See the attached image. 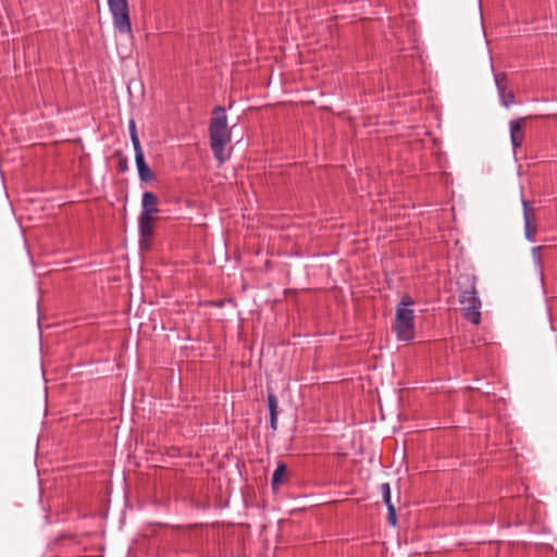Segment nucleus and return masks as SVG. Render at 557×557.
<instances>
[{"label": "nucleus", "instance_id": "obj_1", "mask_svg": "<svg viewBox=\"0 0 557 557\" xmlns=\"http://www.w3.org/2000/svg\"><path fill=\"white\" fill-rule=\"evenodd\" d=\"M457 285L463 318L473 324H479L482 302L478 296L475 276L461 274L457 280Z\"/></svg>", "mask_w": 557, "mask_h": 557}, {"label": "nucleus", "instance_id": "obj_2", "mask_svg": "<svg viewBox=\"0 0 557 557\" xmlns=\"http://www.w3.org/2000/svg\"><path fill=\"white\" fill-rule=\"evenodd\" d=\"M212 114L209 125L210 146L215 159L223 163L228 158L225 153V146L231 141L227 115L225 108L222 106L215 107Z\"/></svg>", "mask_w": 557, "mask_h": 557}, {"label": "nucleus", "instance_id": "obj_3", "mask_svg": "<svg viewBox=\"0 0 557 557\" xmlns=\"http://www.w3.org/2000/svg\"><path fill=\"white\" fill-rule=\"evenodd\" d=\"M416 301L410 295H403L396 307L393 331L398 341L410 342L414 338V306Z\"/></svg>", "mask_w": 557, "mask_h": 557}, {"label": "nucleus", "instance_id": "obj_4", "mask_svg": "<svg viewBox=\"0 0 557 557\" xmlns=\"http://www.w3.org/2000/svg\"><path fill=\"white\" fill-rule=\"evenodd\" d=\"M112 14L113 26L122 35L132 34V23L127 0H107Z\"/></svg>", "mask_w": 557, "mask_h": 557}, {"label": "nucleus", "instance_id": "obj_5", "mask_svg": "<svg viewBox=\"0 0 557 557\" xmlns=\"http://www.w3.org/2000/svg\"><path fill=\"white\" fill-rule=\"evenodd\" d=\"M494 79L500 103L505 108H509L515 103V95L509 89L507 75L505 73H494Z\"/></svg>", "mask_w": 557, "mask_h": 557}, {"label": "nucleus", "instance_id": "obj_6", "mask_svg": "<svg viewBox=\"0 0 557 557\" xmlns=\"http://www.w3.org/2000/svg\"><path fill=\"white\" fill-rule=\"evenodd\" d=\"M524 121L525 117H519L509 123L510 140L513 149L522 146L524 139Z\"/></svg>", "mask_w": 557, "mask_h": 557}, {"label": "nucleus", "instance_id": "obj_7", "mask_svg": "<svg viewBox=\"0 0 557 557\" xmlns=\"http://www.w3.org/2000/svg\"><path fill=\"white\" fill-rule=\"evenodd\" d=\"M135 163L141 182L150 183L154 180L153 172L145 161L143 149L135 150Z\"/></svg>", "mask_w": 557, "mask_h": 557}, {"label": "nucleus", "instance_id": "obj_8", "mask_svg": "<svg viewBox=\"0 0 557 557\" xmlns=\"http://www.w3.org/2000/svg\"><path fill=\"white\" fill-rule=\"evenodd\" d=\"M523 205V219H524V235L527 240L534 242L536 234V225L534 224L535 216L532 213L529 202L527 200H522Z\"/></svg>", "mask_w": 557, "mask_h": 557}, {"label": "nucleus", "instance_id": "obj_9", "mask_svg": "<svg viewBox=\"0 0 557 557\" xmlns=\"http://www.w3.org/2000/svg\"><path fill=\"white\" fill-rule=\"evenodd\" d=\"M156 215L143 214L138 216V232L141 240H149L153 236Z\"/></svg>", "mask_w": 557, "mask_h": 557}, {"label": "nucleus", "instance_id": "obj_10", "mask_svg": "<svg viewBox=\"0 0 557 557\" xmlns=\"http://www.w3.org/2000/svg\"><path fill=\"white\" fill-rule=\"evenodd\" d=\"M158 197L152 191H145L141 198V211L143 214L156 215L159 213Z\"/></svg>", "mask_w": 557, "mask_h": 557}, {"label": "nucleus", "instance_id": "obj_11", "mask_svg": "<svg viewBox=\"0 0 557 557\" xmlns=\"http://www.w3.org/2000/svg\"><path fill=\"white\" fill-rule=\"evenodd\" d=\"M269 412H270V428L273 431L277 429V416H278V400L274 393H268L267 396Z\"/></svg>", "mask_w": 557, "mask_h": 557}, {"label": "nucleus", "instance_id": "obj_12", "mask_svg": "<svg viewBox=\"0 0 557 557\" xmlns=\"http://www.w3.org/2000/svg\"><path fill=\"white\" fill-rule=\"evenodd\" d=\"M385 506L387 507L388 523L393 527H396V508L391 502V488L387 483H385Z\"/></svg>", "mask_w": 557, "mask_h": 557}, {"label": "nucleus", "instance_id": "obj_13", "mask_svg": "<svg viewBox=\"0 0 557 557\" xmlns=\"http://www.w3.org/2000/svg\"><path fill=\"white\" fill-rule=\"evenodd\" d=\"M286 472H287L286 465L283 462H280L277 465L276 469L274 470V473L272 475V481H271L272 488L274 491L277 490L280 487V485L285 482Z\"/></svg>", "mask_w": 557, "mask_h": 557}, {"label": "nucleus", "instance_id": "obj_14", "mask_svg": "<svg viewBox=\"0 0 557 557\" xmlns=\"http://www.w3.org/2000/svg\"><path fill=\"white\" fill-rule=\"evenodd\" d=\"M128 131H129L131 140H132V144H133V147H134V151L135 150H140L141 149V145H140V141H139V138H138V135H137L136 123H135L134 120H129V122H128Z\"/></svg>", "mask_w": 557, "mask_h": 557}, {"label": "nucleus", "instance_id": "obj_15", "mask_svg": "<svg viewBox=\"0 0 557 557\" xmlns=\"http://www.w3.org/2000/svg\"><path fill=\"white\" fill-rule=\"evenodd\" d=\"M541 250H542L541 246H535V247L532 248V251H531L532 252L533 262H534V264L536 265V268L539 270H542V268H543Z\"/></svg>", "mask_w": 557, "mask_h": 557}, {"label": "nucleus", "instance_id": "obj_16", "mask_svg": "<svg viewBox=\"0 0 557 557\" xmlns=\"http://www.w3.org/2000/svg\"><path fill=\"white\" fill-rule=\"evenodd\" d=\"M115 156L119 157L117 169L119 172L124 173L128 170V161L121 151H116Z\"/></svg>", "mask_w": 557, "mask_h": 557}, {"label": "nucleus", "instance_id": "obj_17", "mask_svg": "<svg viewBox=\"0 0 557 557\" xmlns=\"http://www.w3.org/2000/svg\"><path fill=\"white\" fill-rule=\"evenodd\" d=\"M379 410H380L381 417L383 418V407H382L381 403H379Z\"/></svg>", "mask_w": 557, "mask_h": 557}]
</instances>
